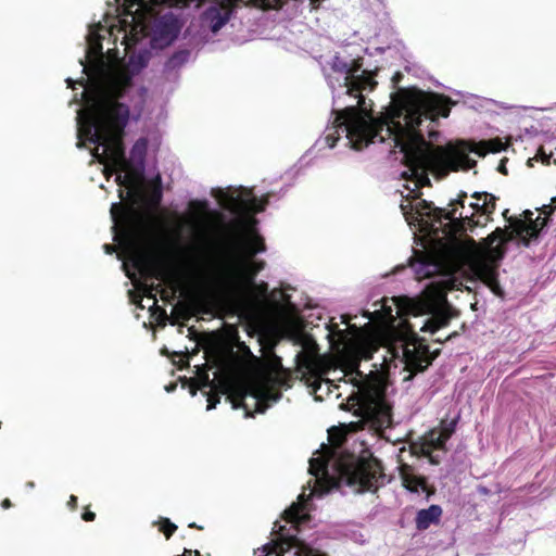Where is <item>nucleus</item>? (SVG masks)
Listing matches in <instances>:
<instances>
[{
    "label": "nucleus",
    "instance_id": "21",
    "mask_svg": "<svg viewBox=\"0 0 556 556\" xmlns=\"http://www.w3.org/2000/svg\"><path fill=\"white\" fill-rule=\"evenodd\" d=\"M459 286H462V282L458 279L451 276H444L438 281L432 282L429 289L433 292V296L438 302L447 303V292L458 290Z\"/></svg>",
    "mask_w": 556,
    "mask_h": 556
},
{
    "label": "nucleus",
    "instance_id": "5",
    "mask_svg": "<svg viewBox=\"0 0 556 556\" xmlns=\"http://www.w3.org/2000/svg\"><path fill=\"white\" fill-rule=\"evenodd\" d=\"M124 135L119 132L97 130L98 138L91 137L87 129L78 128V139L96 144L92 155L104 165L103 175L109 180L116 175L115 182L128 189L135 188L142 179V174L126 157Z\"/></svg>",
    "mask_w": 556,
    "mask_h": 556
},
{
    "label": "nucleus",
    "instance_id": "17",
    "mask_svg": "<svg viewBox=\"0 0 556 556\" xmlns=\"http://www.w3.org/2000/svg\"><path fill=\"white\" fill-rule=\"evenodd\" d=\"M445 444L446 443L440 435L439 429L433 428L421 438L420 452L424 456L429 457L431 464L438 465L439 459L432 456V452L434 450L446 451Z\"/></svg>",
    "mask_w": 556,
    "mask_h": 556
},
{
    "label": "nucleus",
    "instance_id": "34",
    "mask_svg": "<svg viewBox=\"0 0 556 556\" xmlns=\"http://www.w3.org/2000/svg\"><path fill=\"white\" fill-rule=\"evenodd\" d=\"M217 403H219V394L218 393L210 394L207 397V409L208 410L214 409L216 407Z\"/></svg>",
    "mask_w": 556,
    "mask_h": 556
},
{
    "label": "nucleus",
    "instance_id": "45",
    "mask_svg": "<svg viewBox=\"0 0 556 556\" xmlns=\"http://www.w3.org/2000/svg\"><path fill=\"white\" fill-rule=\"evenodd\" d=\"M188 527H189V528L199 529V530H202V529H203V527L198 526L195 522H191V523H189V526H188Z\"/></svg>",
    "mask_w": 556,
    "mask_h": 556
},
{
    "label": "nucleus",
    "instance_id": "23",
    "mask_svg": "<svg viewBox=\"0 0 556 556\" xmlns=\"http://www.w3.org/2000/svg\"><path fill=\"white\" fill-rule=\"evenodd\" d=\"M308 472L316 478V482H319V478L328 476V460L320 457L311 458Z\"/></svg>",
    "mask_w": 556,
    "mask_h": 556
},
{
    "label": "nucleus",
    "instance_id": "25",
    "mask_svg": "<svg viewBox=\"0 0 556 556\" xmlns=\"http://www.w3.org/2000/svg\"><path fill=\"white\" fill-rule=\"evenodd\" d=\"M154 525L159 526L160 532H162L167 540H169L177 530V526L173 523L168 518L164 517H161L159 521L154 522Z\"/></svg>",
    "mask_w": 556,
    "mask_h": 556
},
{
    "label": "nucleus",
    "instance_id": "29",
    "mask_svg": "<svg viewBox=\"0 0 556 556\" xmlns=\"http://www.w3.org/2000/svg\"><path fill=\"white\" fill-rule=\"evenodd\" d=\"M247 289H251L252 291H254L257 295L260 296H266L267 295V292H268V285L265 282V281H262L260 283H256L255 285H248L245 286V290Z\"/></svg>",
    "mask_w": 556,
    "mask_h": 556
},
{
    "label": "nucleus",
    "instance_id": "38",
    "mask_svg": "<svg viewBox=\"0 0 556 556\" xmlns=\"http://www.w3.org/2000/svg\"><path fill=\"white\" fill-rule=\"evenodd\" d=\"M508 213H509V210H505V211L503 212V217H504L506 220H508V222L510 223V227H507V228H508L509 230H511V229H513V223L515 222V219H516V218L509 217V216H508Z\"/></svg>",
    "mask_w": 556,
    "mask_h": 556
},
{
    "label": "nucleus",
    "instance_id": "57",
    "mask_svg": "<svg viewBox=\"0 0 556 556\" xmlns=\"http://www.w3.org/2000/svg\"><path fill=\"white\" fill-rule=\"evenodd\" d=\"M391 312H392V308H390V307H389V308H388V314H390V315H391Z\"/></svg>",
    "mask_w": 556,
    "mask_h": 556
},
{
    "label": "nucleus",
    "instance_id": "6",
    "mask_svg": "<svg viewBox=\"0 0 556 556\" xmlns=\"http://www.w3.org/2000/svg\"><path fill=\"white\" fill-rule=\"evenodd\" d=\"M243 249L247 260L223 265L218 271L216 282L228 291L241 292L245 286L255 285V277L266 265L264 261L253 260L257 253L266 250L264 239L258 233L251 231L243 242Z\"/></svg>",
    "mask_w": 556,
    "mask_h": 556
},
{
    "label": "nucleus",
    "instance_id": "4",
    "mask_svg": "<svg viewBox=\"0 0 556 556\" xmlns=\"http://www.w3.org/2000/svg\"><path fill=\"white\" fill-rule=\"evenodd\" d=\"M397 307V315L402 318L400 323V341L402 342V354L405 369L410 372L408 379L418 372L425 371L439 356L440 350L430 352L425 338L418 336L415 326L406 316H421L432 313L433 305L428 300L410 299L401 296L393 299Z\"/></svg>",
    "mask_w": 556,
    "mask_h": 556
},
{
    "label": "nucleus",
    "instance_id": "54",
    "mask_svg": "<svg viewBox=\"0 0 556 556\" xmlns=\"http://www.w3.org/2000/svg\"><path fill=\"white\" fill-rule=\"evenodd\" d=\"M319 387H320V382L318 383V386H314V390L316 391Z\"/></svg>",
    "mask_w": 556,
    "mask_h": 556
},
{
    "label": "nucleus",
    "instance_id": "11",
    "mask_svg": "<svg viewBox=\"0 0 556 556\" xmlns=\"http://www.w3.org/2000/svg\"><path fill=\"white\" fill-rule=\"evenodd\" d=\"M274 533L277 534V538L254 549V555L286 556L292 548H295L294 556H327L299 539L296 533H291V528L279 526L278 529H274Z\"/></svg>",
    "mask_w": 556,
    "mask_h": 556
},
{
    "label": "nucleus",
    "instance_id": "35",
    "mask_svg": "<svg viewBox=\"0 0 556 556\" xmlns=\"http://www.w3.org/2000/svg\"><path fill=\"white\" fill-rule=\"evenodd\" d=\"M83 520L85 521H93L96 519V514L91 510L86 509L81 515Z\"/></svg>",
    "mask_w": 556,
    "mask_h": 556
},
{
    "label": "nucleus",
    "instance_id": "18",
    "mask_svg": "<svg viewBox=\"0 0 556 556\" xmlns=\"http://www.w3.org/2000/svg\"><path fill=\"white\" fill-rule=\"evenodd\" d=\"M454 317L453 309L446 305L442 309L437 311L428 318L420 327V331L434 333L439 329L448 326L451 319Z\"/></svg>",
    "mask_w": 556,
    "mask_h": 556
},
{
    "label": "nucleus",
    "instance_id": "31",
    "mask_svg": "<svg viewBox=\"0 0 556 556\" xmlns=\"http://www.w3.org/2000/svg\"><path fill=\"white\" fill-rule=\"evenodd\" d=\"M481 203H482V201H478V200L470 203L469 207L472 210V212L470 214L468 213V216H472L473 219H477L476 216H479L478 218L481 219V217H483V215H482L483 207H481Z\"/></svg>",
    "mask_w": 556,
    "mask_h": 556
},
{
    "label": "nucleus",
    "instance_id": "44",
    "mask_svg": "<svg viewBox=\"0 0 556 556\" xmlns=\"http://www.w3.org/2000/svg\"><path fill=\"white\" fill-rule=\"evenodd\" d=\"M127 2H129V5H134V4H140L142 2V0H126Z\"/></svg>",
    "mask_w": 556,
    "mask_h": 556
},
{
    "label": "nucleus",
    "instance_id": "1",
    "mask_svg": "<svg viewBox=\"0 0 556 556\" xmlns=\"http://www.w3.org/2000/svg\"><path fill=\"white\" fill-rule=\"evenodd\" d=\"M450 111L448 98L439 94H433L420 105L407 110L403 116L404 123L400 121L401 111L367 119L357 108L349 105L333 110L336 117L325 141L329 148H333L341 132H344L351 147L361 150L376 140L384 142L392 139L394 147L404 154V164L410 172V178L421 186L430 185L428 170L446 175L450 172L473 168L477 162L469 157V152L483 157L488 153H498L506 149L501 138L479 142L460 140L455 144L437 147L427 142L419 128L424 118L434 122L438 116L447 117Z\"/></svg>",
    "mask_w": 556,
    "mask_h": 556
},
{
    "label": "nucleus",
    "instance_id": "42",
    "mask_svg": "<svg viewBox=\"0 0 556 556\" xmlns=\"http://www.w3.org/2000/svg\"><path fill=\"white\" fill-rule=\"evenodd\" d=\"M320 2H321V0H311V4H312L313 9H318Z\"/></svg>",
    "mask_w": 556,
    "mask_h": 556
},
{
    "label": "nucleus",
    "instance_id": "24",
    "mask_svg": "<svg viewBox=\"0 0 556 556\" xmlns=\"http://www.w3.org/2000/svg\"><path fill=\"white\" fill-rule=\"evenodd\" d=\"M147 152V139L140 138L138 139L130 152L131 160L137 161L140 165V168H137L142 173L143 169V161Z\"/></svg>",
    "mask_w": 556,
    "mask_h": 556
},
{
    "label": "nucleus",
    "instance_id": "22",
    "mask_svg": "<svg viewBox=\"0 0 556 556\" xmlns=\"http://www.w3.org/2000/svg\"><path fill=\"white\" fill-rule=\"evenodd\" d=\"M303 505L293 503L283 511V519L292 525V528L299 532V526L307 519V515L303 513Z\"/></svg>",
    "mask_w": 556,
    "mask_h": 556
},
{
    "label": "nucleus",
    "instance_id": "53",
    "mask_svg": "<svg viewBox=\"0 0 556 556\" xmlns=\"http://www.w3.org/2000/svg\"><path fill=\"white\" fill-rule=\"evenodd\" d=\"M406 207H408V205H403V204L401 205V208H402V211H403L404 213H405Z\"/></svg>",
    "mask_w": 556,
    "mask_h": 556
},
{
    "label": "nucleus",
    "instance_id": "30",
    "mask_svg": "<svg viewBox=\"0 0 556 556\" xmlns=\"http://www.w3.org/2000/svg\"><path fill=\"white\" fill-rule=\"evenodd\" d=\"M125 223L127 224V235L130 238H135L137 236V230L134 225V215L130 213H126L124 216Z\"/></svg>",
    "mask_w": 556,
    "mask_h": 556
},
{
    "label": "nucleus",
    "instance_id": "39",
    "mask_svg": "<svg viewBox=\"0 0 556 556\" xmlns=\"http://www.w3.org/2000/svg\"><path fill=\"white\" fill-rule=\"evenodd\" d=\"M497 170L504 175H507V168L505 165V161H502L497 167Z\"/></svg>",
    "mask_w": 556,
    "mask_h": 556
},
{
    "label": "nucleus",
    "instance_id": "56",
    "mask_svg": "<svg viewBox=\"0 0 556 556\" xmlns=\"http://www.w3.org/2000/svg\"><path fill=\"white\" fill-rule=\"evenodd\" d=\"M119 197L123 198V190H119Z\"/></svg>",
    "mask_w": 556,
    "mask_h": 556
},
{
    "label": "nucleus",
    "instance_id": "32",
    "mask_svg": "<svg viewBox=\"0 0 556 556\" xmlns=\"http://www.w3.org/2000/svg\"><path fill=\"white\" fill-rule=\"evenodd\" d=\"M552 153L547 154L543 147H540L534 155V160L541 161L544 164H549Z\"/></svg>",
    "mask_w": 556,
    "mask_h": 556
},
{
    "label": "nucleus",
    "instance_id": "50",
    "mask_svg": "<svg viewBox=\"0 0 556 556\" xmlns=\"http://www.w3.org/2000/svg\"><path fill=\"white\" fill-rule=\"evenodd\" d=\"M27 486H29V488H34V486H35V483H34L33 481H29V482H27Z\"/></svg>",
    "mask_w": 556,
    "mask_h": 556
},
{
    "label": "nucleus",
    "instance_id": "37",
    "mask_svg": "<svg viewBox=\"0 0 556 556\" xmlns=\"http://www.w3.org/2000/svg\"><path fill=\"white\" fill-rule=\"evenodd\" d=\"M77 505H78V498L77 496L75 495H71L70 496V500L67 501V506L72 509V510H75L77 508Z\"/></svg>",
    "mask_w": 556,
    "mask_h": 556
},
{
    "label": "nucleus",
    "instance_id": "40",
    "mask_svg": "<svg viewBox=\"0 0 556 556\" xmlns=\"http://www.w3.org/2000/svg\"><path fill=\"white\" fill-rule=\"evenodd\" d=\"M1 507L3 509H8L10 507H12V502L9 500V498H4L2 502H1Z\"/></svg>",
    "mask_w": 556,
    "mask_h": 556
},
{
    "label": "nucleus",
    "instance_id": "15",
    "mask_svg": "<svg viewBox=\"0 0 556 556\" xmlns=\"http://www.w3.org/2000/svg\"><path fill=\"white\" fill-rule=\"evenodd\" d=\"M134 265L142 276L156 280H165L170 275L168 266L162 260L149 253H136Z\"/></svg>",
    "mask_w": 556,
    "mask_h": 556
},
{
    "label": "nucleus",
    "instance_id": "8",
    "mask_svg": "<svg viewBox=\"0 0 556 556\" xmlns=\"http://www.w3.org/2000/svg\"><path fill=\"white\" fill-rule=\"evenodd\" d=\"M338 470L341 479L358 493L376 492L384 484L386 475L382 464L371 454L368 457L351 456L340 459Z\"/></svg>",
    "mask_w": 556,
    "mask_h": 556
},
{
    "label": "nucleus",
    "instance_id": "41",
    "mask_svg": "<svg viewBox=\"0 0 556 556\" xmlns=\"http://www.w3.org/2000/svg\"><path fill=\"white\" fill-rule=\"evenodd\" d=\"M456 336V332H453L452 334L447 336L444 340H442V338H438L434 340V342H438V343H443L445 342L446 340H450L451 338L455 337Z\"/></svg>",
    "mask_w": 556,
    "mask_h": 556
},
{
    "label": "nucleus",
    "instance_id": "36",
    "mask_svg": "<svg viewBox=\"0 0 556 556\" xmlns=\"http://www.w3.org/2000/svg\"><path fill=\"white\" fill-rule=\"evenodd\" d=\"M161 200V190L160 187H157L151 194V201L153 204H159Z\"/></svg>",
    "mask_w": 556,
    "mask_h": 556
},
{
    "label": "nucleus",
    "instance_id": "52",
    "mask_svg": "<svg viewBox=\"0 0 556 556\" xmlns=\"http://www.w3.org/2000/svg\"><path fill=\"white\" fill-rule=\"evenodd\" d=\"M192 555H194V556H201L200 552H199V551H197V549H195V551H193V554H192Z\"/></svg>",
    "mask_w": 556,
    "mask_h": 556
},
{
    "label": "nucleus",
    "instance_id": "2",
    "mask_svg": "<svg viewBox=\"0 0 556 556\" xmlns=\"http://www.w3.org/2000/svg\"><path fill=\"white\" fill-rule=\"evenodd\" d=\"M132 86L129 74L115 77L108 86L94 81L85 91V109L78 114V128L98 138L97 130L125 134L129 121V106L119 100Z\"/></svg>",
    "mask_w": 556,
    "mask_h": 556
},
{
    "label": "nucleus",
    "instance_id": "46",
    "mask_svg": "<svg viewBox=\"0 0 556 556\" xmlns=\"http://www.w3.org/2000/svg\"><path fill=\"white\" fill-rule=\"evenodd\" d=\"M240 348H241L243 351H245V352H248L249 354H251L250 349H249V348H248V345H245L244 343H241V344H240Z\"/></svg>",
    "mask_w": 556,
    "mask_h": 556
},
{
    "label": "nucleus",
    "instance_id": "43",
    "mask_svg": "<svg viewBox=\"0 0 556 556\" xmlns=\"http://www.w3.org/2000/svg\"><path fill=\"white\" fill-rule=\"evenodd\" d=\"M104 249L106 253H112L114 251V247L110 244H104Z\"/></svg>",
    "mask_w": 556,
    "mask_h": 556
},
{
    "label": "nucleus",
    "instance_id": "20",
    "mask_svg": "<svg viewBox=\"0 0 556 556\" xmlns=\"http://www.w3.org/2000/svg\"><path fill=\"white\" fill-rule=\"evenodd\" d=\"M442 513L441 506L437 504H432L426 509L418 510L415 518L417 530L425 531L431 525H438L441 520Z\"/></svg>",
    "mask_w": 556,
    "mask_h": 556
},
{
    "label": "nucleus",
    "instance_id": "26",
    "mask_svg": "<svg viewBox=\"0 0 556 556\" xmlns=\"http://www.w3.org/2000/svg\"><path fill=\"white\" fill-rule=\"evenodd\" d=\"M362 66H363L362 58L354 59L351 63H349V74H348V76H344V83L351 81V79H353V77L358 75L357 73L362 70Z\"/></svg>",
    "mask_w": 556,
    "mask_h": 556
},
{
    "label": "nucleus",
    "instance_id": "55",
    "mask_svg": "<svg viewBox=\"0 0 556 556\" xmlns=\"http://www.w3.org/2000/svg\"><path fill=\"white\" fill-rule=\"evenodd\" d=\"M552 202L555 204L556 206V197L552 199Z\"/></svg>",
    "mask_w": 556,
    "mask_h": 556
},
{
    "label": "nucleus",
    "instance_id": "13",
    "mask_svg": "<svg viewBox=\"0 0 556 556\" xmlns=\"http://www.w3.org/2000/svg\"><path fill=\"white\" fill-rule=\"evenodd\" d=\"M222 201V206L233 214L257 213L264 210L251 190L241 188L236 193L225 192L220 189L214 193Z\"/></svg>",
    "mask_w": 556,
    "mask_h": 556
},
{
    "label": "nucleus",
    "instance_id": "49",
    "mask_svg": "<svg viewBox=\"0 0 556 556\" xmlns=\"http://www.w3.org/2000/svg\"><path fill=\"white\" fill-rule=\"evenodd\" d=\"M468 243L476 245V241L472 238H468Z\"/></svg>",
    "mask_w": 556,
    "mask_h": 556
},
{
    "label": "nucleus",
    "instance_id": "27",
    "mask_svg": "<svg viewBox=\"0 0 556 556\" xmlns=\"http://www.w3.org/2000/svg\"><path fill=\"white\" fill-rule=\"evenodd\" d=\"M456 424V420H452L450 424H445L441 429H439L440 435L445 443L455 432Z\"/></svg>",
    "mask_w": 556,
    "mask_h": 556
},
{
    "label": "nucleus",
    "instance_id": "3",
    "mask_svg": "<svg viewBox=\"0 0 556 556\" xmlns=\"http://www.w3.org/2000/svg\"><path fill=\"white\" fill-rule=\"evenodd\" d=\"M471 198L482 201L483 220L480 218L473 219L472 216H468V212H464L465 200L467 199V193L464 191L458 194L457 199L450 202L448 205L452 206V208L448 211L432 206V203L422 200L419 203L420 207L417 210V213L430 219L429 231L432 232L433 236L438 237L441 232L444 239L454 243L457 241L458 235L465 232L467 229L472 231L476 227L486 226L488 223L492 220L491 216L496 210L497 198L492 193L485 191L475 192L471 194Z\"/></svg>",
    "mask_w": 556,
    "mask_h": 556
},
{
    "label": "nucleus",
    "instance_id": "47",
    "mask_svg": "<svg viewBox=\"0 0 556 556\" xmlns=\"http://www.w3.org/2000/svg\"><path fill=\"white\" fill-rule=\"evenodd\" d=\"M116 207H117V204H113V205H112V208H111V213H112L113 218H115L114 210H115Z\"/></svg>",
    "mask_w": 556,
    "mask_h": 556
},
{
    "label": "nucleus",
    "instance_id": "12",
    "mask_svg": "<svg viewBox=\"0 0 556 556\" xmlns=\"http://www.w3.org/2000/svg\"><path fill=\"white\" fill-rule=\"evenodd\" d=\"M260 3L264 8L280 9L281 0H215V5H211L204 12V18L210 23L211 30L217 33L231 17L235 8L239 4Z\"/></svg>",
    "mask_w": 556,
    "mask_h": 556
},
{
    "label": "nucleus",
    "instance_id": "9",
    "mask_svg": "<svg viewBox=\"0 0 556 556\" xmlns=\"http://www.w3.org/2000/svg\"><path fill=\"white\" fill-rule=\"evenodd\" d=\"M341 408L353 410L354 415L370 422L377 430L392 426V406L383 393L374 394L358 389L348 397L345 404H341Z\"/></svg>",
    "mask_w": 556,
    "mask_h": 556
},
{
    "label": "nucleus",
    "instance_id": "10",
    "mask_svg": "<svg viewBox=\"0 0 556 556\" xmlns=\"http://www.w3.org/2000/svg\"><path fill=\"white\" fill-rule=\"evenodd\" d=\"M220 393L226 394L227 400L232 407L243 408L247 416H253L250 407L245 403L247 396L254 400V413L263 414L269 407L270 402H277L281 397V393L257 384L245 383H220Z\"/></svg>",
    "mask_w": 556,
    "mask_h": 556
},
{
    "label": "nucleus",
    "instance_id": "28",
    "mask_svg": "<svg viewBox=\"0 0 556 556\" xmlns=\"http://www.w3.org/2000/svg\"><path fill=\"white\" fill-rule=\"evenodd\" d=\"M331 67L334 72L344 74V76H348L349 74V63L342 61L340 58H334Z\"/></svg>",
    "mask_w": 556,
    "mask_h": 556
},
{
    "label": "nucleus",
    "instance_id": "19",
    "mask_svg": "<svg viewBox=\"0 0 556 556\" xmlns=\"http://www.w3.org/2000/svg\"><path fill=\"white\" fill-rule=\"evenodd\" d=\"M418 279L430 278L440 271L442 265L432 255L420 254L416 262L412 263Z\"/></svg>",
    "mask_w": 556,
    "mask_h": 556
},
{
    "label": "nucleus",
    "instance_id": "14",
    "mask_svg": "<svg viewBox=\"0 0 556 556\" xmlns=\"http://www.w3.org/2000/svg\"><path fill=\"white\" fill-rule=\"evenodd\" d=\"M376 72H370L367 70L362 71V74L356 75L351 79V81L343 83V86L346 88L345 93L352 97L357 98V104L354 105L357 108L358 112L366 116L367 119L374 117L370 111H367L364 108L365 97L362 94L365 90H374L377 86V81L375 80Z\"/></svg>",
    "mask_w": 556,
    "mask_h": 556
},
{
    "label": "nucleus",
    "instance_id": "33",
    "mask_svg": "<svg viewBox=\"0 0 556 556\" xmlns=\"http://www.w3.org/2000/svg\"><path fill=\"white\" fill-rule=\"evenodd\" d=\"M190 208L198 211V212H205L207 210V202L206 201H199L193 200L189 203Z\"/></svg>",
    "mask_w": 556,
    "mask_h": 556
},
{
    "label": "nucleus",
    "instance_id": "51",
    "mask_svg": "<svg viewBox=\"0 0 556 556\" xmlns=\"http://www.w3.org/2000/svg\"><path fill=\"white\" fill-rule=\"evenodd\" d=\"M66 81L68 84V87H73V80L72 79L68 78Z\"/></svg>",
    "mask_w": 556,
    "mask_h": 556
},
{
    "label": "nucleus",
    "instance_id": "16",
    "mask_svg": "<svg viewBox=\"0 0 556 556\" xmlns=\"http://www.w3.org/2000/svg\"><path fill=\"white\" fill-rule=\"evenodd\" d=\"M400 478L403 486L412 493L422 490L427 494V498L435 493V489L428 484L427 478L416 475L414 468L407 464L401 465Z\"/></svg>",
    "mask_w": 556,
    "mask_h": 556
},
{
    "label": "nucleus",
    "instance_id": "48",
    "mask_svg": "<svg viewBox=\"0 0 556 556\" xmlns=\"http://www.w3.org/2000/svg\"><path fill=\"white\" fill-rule=\"evenodd\" d=\"M544 208H546V206H545ZM547 208H548V211L546 212V211L544 210V211H543V213H545V214L549 215V214L553 212V207L547 206Z\"/></svg>",
    "mask_w": 556,
    "mask_h": 556
},
{
    "label": "nucleus",
    "instance_id": "7",
    "mask_svg": "<svg viewBox=\"0 0 556 556\" xmlns=\"http://www.w3.org/2000/svg\"><path fill=\"white\" fill-rule=\"evenodd\" d=\"M529 222L516 218L513 229L497 227L479 243V250L493 261H501L506 254V243L518 239L525 247H529L531 240L538 239L540 232L547 225V217L538 216L532 219V212L526 211Z\"/></svg>",
    "mask_w": 556,
    "mask_h": 556
}]
</instances>
